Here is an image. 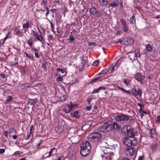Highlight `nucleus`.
Here are the masks:
<instances>
[{
	"mask_svg": "<svg viewBox=\"0 0 160 160\" xmlns=\"http://www.w3.org/2000/svg\"><path fill=\"white\" fill-rule=\"evenodd\" d=\"M49 22L51 24V30L52 32H54V25L52 23V22L50 21H49Z\"/></svg>",
	"mask_w": 160,
	"mask_h": 160,
	"instance_id": "49530a36",
	"label": "nucleus"
},
{
	"mask_svg": "<svg viewBox=\"0 0 160 160\" xmlns=\"http://www.w3.org/2000/svg\"><path fill=\"white\" fill-rule=\"evenodd\" d=\"M120 22L122 24V28L123 31L125 32H127L128 30V25H127L126 21L123 19H121Z\"/></svg>",
	"mask_w": 160,
	"mask_h": 160,
	"instance_id": "2eb2a0df",
	"label": "nucleus"
},
{
	"mask_svg": "<svg viewBox=\"0 0 160 160\" xmlns=\"http://www.w3.org/2000/svg\"><path fill=\"white\" fill-rule=\"evenodd\" d=\"M63 80V78L60 76L56 78V81L57 82H62Z\"/></svg>",
	"mask_w": 160,
	"mask_h": 160,
	"instance_id": "c03bdc74",
	"label": "nucleus"
},
{
	"mask_svg": "<svg viewBox=\"0 0 160 160\" xmlns=\"http://www.w3.org/2000/svg\"><path fill=\"white\" fill-rule=\"evenodd\" d=\"M86 62V60L85 59H83L81 65H79L78 68L80 69H82L84 67Z\"/></svg>",
	"mask_w": 160,
	"mask_h": 160,
	"instance_id": "2f4dec72",
	"label": "nucleus"
},
{
	"mask_svg": "<svg viewBox=\"0 0 160 160\" xmlns=\"http://www.w3.org/2000/svg\"><path fill=\"white\" fill-rule=\"evenodd\" d=\"M77 31L75 29H73L72 31L70 32L69 38L68 39V40L70 42H71L74 41L75 38L74 37L77 35Z\"/></svg>",
	"mask_w": 160,
	"mask_h": 160,
	"instance_id": "f8f14e48",
	"label": "nucleus"
},
{
	"mask_svg": "<svg viewBox=\"0 0 160 160\" xmlns=\"http://www.w3.org/2000/svg\"><path fill=\"white\" fill-rule=\"evenodd\" d=\"M108 1H109L108 4L109 7H117L118 4L119 3L118 0H108Z\"/></svg>",
	"mask_w": 160,
	"mask_h": 160,
	"instance_id": "4468645a",
	"label": "nucleus"
},
{
	"mask_svg": "<svg viewBox=\"0 0 160 160\" xmlns=\"http://www.w3.org/2000/svg\"><path fill=\"white\" fill-rule=\"evenodd\" d=\"M71 105H67L65 106L64 108V111L66 113L69 112L72 109L73 107L76 106L75 104H73L72 102H70Z\"/></svg>",
	"mask_w": 160,
	"mask_h": 160,
	"instance_id": "ddd939ff",
	"label": "nucleus"
},
{
	"mask_svg": "<svg viewBox=\"0 0 160 160\" xmlns=\"http://www.w3.org/2000/svg\"><path fill=\"white\" fill-rule=\"evenodd\" d=\"M119 89L120 90V91H121L122 93H127L129 95L131 94L129 90H125L124 88H119Z\"/></svg>",
	"mask_w": 160,
	"mask_h": 160,
	"instance_id": "72a5a7b5",
	"label": "nucleus"
},
{
	"mask_svg": "<svg viewBox=\"0 0 160 160\" xmlns=\"http://www.w3.org/2000/svg\"><path fill=\"white\" fill-rule=\"evenodd\" d=\"M57 150L55 148H52L48 152L44 154L45 158H49L51 157H53L57 154Z\"/></svg>",
	"mask_w": 160,
	"mask_h": 160,
	"instance_id": "6e6552de",
	"label": "nucleus"
},
{
	"mask_svg": "<svg viewBox=\"0 0 160 160\" xmlns=\"http://www.w3.org/2000/svg\"><path fill=\"white\" fill-rule=\"evenodd\" d=\"M105 89V88L104 87L101 86L98 89H94L92 92V94L98 93L101 90H104Z\"/></svg>",
	"mask_w": 160,
	"mask_h": 160,
	"instance_id": "4be33fe9",
	"label": "nucleus"
},
{
	"mask_svg": "<svg viewBox=\"0 0 160 160\" xmlns=\"http://www.w3.org/2000/svg\"><path fill=\"white\" fill-rule=\"evenodd\" d=\"M150 131L149 134L151 138H155L157 136V134L156 129L152 128L150 129Z\"/></svg>",
	"mask_w": 160,
	"mask_h": 160,
	"instance_id": "aec40b11",
	"label": "nucleus"
},
{
	"mask_svg": "<svg viewBox=\"0 0 160 160\" xmlns=\"http://www.w3.org/2000/svg\"><path fill=\"white\" fill-rule=\"evenodd\" d=\"M133 78L141 84L144 85L145 83V76L140 72H137L133 75Z\"/></svg>",
	"mask_w": 160,
	"mask_h": 160,
	"instance_id": "423d86ee",
	"label": "nucleus"
},
{
	"mask_svg": "<svg viewBox=\"0 0 160 160\" xmlns=\"http://www.w3.org/2000/svg\"><path fill=\"white\" fill-rule=\"evenodd\" d=\"M100 78L101 77H99L93 78L91 81L90 82V84L97 82Z\"/></svg>",
	"mask_w": 160,
	"mask_h": 160,
	"instance_id": "e433bc0d",
	"label": "nucleus"
},
{
	"mask_svg": "<svg viewBox=\"0 0 160 160\" xmlns=\"http://www.w3.org/2000/svg\"><path fill=\"white\" fill-rule=\"evenodd\" d=\"M123 82L125 84L127 85V86H128L130 83L129 80L127 79H124Z\"/></svg>",
	"mask_w": 160,
	"mask_h": 160,
	"instance_id": "79ce46f5",
	"label": "nucleus"
},
{
	"mask_svg": "<svg viewBox=\"0 0 160 160\" xmlns=\"http://www.w3.org/2000/svg\"><path fill=\"white\" fill-rule=\"evenodd\" d=\"M39 32L40 34H39L38 32L34 30L32 31V33L34 36H35L38 41L40 42L42 44H43L45 42L44 38L43 36L45 34V30L44 29L41 27L38 28Z\"/></svg>",
	"mask_w": 160,
	"mask_h": 160,
	"instance_id": "f03ea898",
	"label": "nucleus"
},
{
	"mask_svg": "<svg viewBox=\"0 0 160 160\" xmlns=\"http://www.w3.org/2000/svg\"><path fill=\"white\" fill-rule=\"evenodd\" d=\"M122 40L121 39H119L116 42V43H119L120 44H121L122 42Z\"/></svg>",
	"mask_w": 160,
	"mask_h": 160,
	"instance_id": "e2e57ef3",
	"label": "nucleus"
},
{
	"mask_svg": "<svg viewBox=\"0 0 160 160\" xmlns=\"http://www.w3.org/2000/svg\"><path fill=\"white\" fill-rule=\"evenodd\" d=\"M4 134L6 138L8 137V131H5L4 132Z\"/></svg>",
	"mask_w": 160,
	"mask_h": 160,
	"instance_id": "5fc2aeb1",
	"label": "nucleus"
},
{
	"mask_svg": "<svg viewBox=\"0 0 160 160\" xmlns=\"http://www.w3.org/2000/svg\"><path fill=\"white\" fill-rule=\"evenodd\" d=\"M22 28L23 30L26 32L29 28H32V26L30 22L27 21L23 24Z\"/></svg>",
	"mask_w": 160,
	"mask_h": 160,
	"instance_id": "f3484780",
	"label": "nucleus"
},
{
	"mask_svg": "<svg viewBox=\"0 0 160 160\" xmlns=\"http://www.w3.org/2000/svg\"><path fill=\"white\" fill-rule=\"evenodd\" d=\"M124 40L125 44L127 45L131 44L134 43L133 40L130 38H126Z\"/></svg>",
	"mask_w": 160,
	"mask_h": 160,
	"instance_id": "5701e85b",
	"label": "nucleus"
},
{
	"mask_svg": "<svg viewBox=\"0 0 160 160\" xmlns=\"http://www.w3.org/2000/svg\"><path fill=\"white\" fill-rule=\"evenodd\" d=\"M33 125H32L30 128V132H30V134L32 133V129H33Z\"/></svg>",
	"mask_w": 160,
	"mask_h": 160,
	"instance_id": "680f3d73",
	"label": "nucleus"
},
{
	"mask_svg": "<svg viewBox=\"0 0 160 160\" xmlns=\"http://www.w3.org/2000/svg\"><path fill=\"white\" fill-rule=\"evenodd\" d=\"M44 10H41V11L42 13H44L45 11H46L45 16L46 17H47V16L50 13L49 9L47 7H44Z\"/></svg>",
	"mask_w": 160,
	"mask_h": 160,
	"instance_id": "a878e982",
	"label": "nucleus"
},
{
	"mask_svg": "<svg viewBox=\"0 0 160 160\" xmlns=\"http://www.w3.org/2000/svg\"><path fill=\"white\" fill-rule=\"evenodd\" d=\"M106 158V160H113L114 157V153H110L108 154V156H105Z\"/></svg>",
	"mask_w": 160,
	"mask_h": 160,
	"instance_id": "b1692460",
	"label": "nucleus"
},
{
	"mask_svg": "<svg viewBox=\"0 0 160 160\" xmlns=\"http://www.w3.org/2000/svg\"><path fill=\"white\" fill-rule=\"evenodd\" d=\"M48 38L49 40H52V36L51 35H49L48 36Z\"/></svg>",
	"mask_w": 160,
	"mask_h": 160,
	"instance_id": "338daca9",
	"label": "nucleus"
},
{
	"mask_svg": "<svg viewBox=\"0 0 160 160\" xmlns=\"http://www.w3.org/2000/svg\"><path fill=\"white\" fill-rule=\"evenodd\" d=\"M31 134H30V133H29V134H28V136L27 137V138L25 139L26 140H28L29 139V138H30V137H31Z\"/></svg>",
	"mask_w": 160,
	"mask_h": 160,
	"instance_id": "052dcab7",
	"label": "nucleus"
},
{
	"mask_svg": "<svg viewBox=\"0 0 160 160\" xmlns=\"http://www.w3.org/2000/svg\"><path fill=\"white\" fill-rule=\"evenodd\" d=\"M124 132L129 137H133L134 133L133 129L130 126H128L124 128Z\"/></svg>",
	"mask_w": 160,
	"mask_h": 160,
	"instance_id": "0eeeda50",
	"label": "nucleus"
},
{
	"mask_svg": "<svg viewBox=\"0 0 160 160\" xmlns=\"http://www.w3.org/2000/svg\"><path fill=\"white\" fill-rule=\"evenodd\" d=\"M89 12L91 14L96 17H100L102 15L101 13L95 7L90 8Z\"/></svg>",
	"mask_w": 160,
	"mask_h": 160,
	"instance_id": "9b49d317",
	"label": "nucleus"
},
{
	"mask_svg": "<svg viewBox=\"0 0 160 160\" xmlns=\"http://www.w3.org/2000/svg\"><path fill=\"white\" fill-rule=\"evenodd\" d=\"M88 45L89 46H91L92 45L96 46V43L94 42H89Z\"/></svg>",
	"mask_w": 160,
	"mask_h": 160,
	"instance_id": "09e8293b",
	"label": "nucleus"
},
{
	"mask_svg": "<svg viewBox=\"0 0 160 160\" xmlns=\"http://www.w3.org/2000/svg\"><path fill=\"white\" fill-rule=\"evenodd\" d=\"M41 10H38L36 12V16L38 18H40L42 16V12H40Z\"/></svg>",
	"mask_w": 160,
	"mask_h": 160,
	"instance_id": "f704fd0d",
	"label": "nucleus"
},
{
	"mask_svg": "<svg viewBox=\"0 0 160 160\" xmlns=\"http://www.w3.org/2000/svg\"><path fill=\"white\" fill-rule=\"evenodd\" d=\"M116 34L119 35H121L122 34V32L121 30H118L117 31Z\"/></svg>",
	"mask_w": 160,
	"mask_h": 160,
	"instance_id": "603ef678",
	"label": "nucleus"
},
{
	"mask_svg": "<svg viewBox=\"0 0 160 160\" xmlns=\"http://www.w3.org/2000/svg\"><path fill=\"white\" fill-rule=\"evenodd\" d=\"M130 116L121 113L116 115L115 118V120L118 122H127L130 118Z\"/></svg>",
	"mask_w": 160,
	"mask_h": 160,
	"instance_id": "39448f33",
	"label": "nucleus"
},
{
	"mask_svg": "<svg viewBox=\"0 0 160 160\" xmlns=\"http://www.w3.org/2000/svg\"><path fill=\"white\" fill-rule=\"evenodd\" d=\"M140 56L139 51L138 50H136L134 51V58H137L139 57Z\"/></svg>",
	"mask_w": 160,
	"mask_h": 160,
	"instance_id": "c9c22d12",
	"label": "nucleus"
},
{
	"mask_svg": "<svg viewBox=\"0 0 160 160\" xmlns=\"http://www.w3.org/2000/svg\"><path fill=\"white\" fill-rule=\"evenodd\" d=\"M10 130H12V131H11V132H9V133H11L13 131H14L15 132H16V131L15 129L13 127H12V128H10Z\"/></svg>",
	"mask_w": 160,
	"mask_h": 160,
	"instance_id": "0e129e2a",
	"label": "nucleus"
},
{
	"mask_svg": "<svg viewBox=\"0 0 160 160\" xmlns=\"http://www.w3.org/2000/svg\"><path fill=\"white\" fill-rule=\"evenodd\" d=\"M20 26L16 27L14 29V31L17 35L21 37L22 36L23 30L22 29L20 28Z\"/></svg>",
	"mask_w": 160,
	"mask_h": 160,
	"instance_id": "a211bd4d",
	"label": "nucleus"
},
{
	"mask_svg": "<svg viewBox=\"0 0 160 160\" xmlns=\"http://www.w3.org/2000/svg\"><path fill=\"white\" fill-rule=\"evenodd\" d=\"M32 50L34 52V54L35 57L37 58H40V56L38 54V50L35 48H32Z\"/></svg>",
	"mask_w": 160,
	"mask_h": 160,
	"instance_id": "c756f323",
	"label": "nucleus"
},
{
	"mask_svg": "<svg viewBox=\"0 0 160 160\" xmlns=\"http://www.w3.org/2000/svg\"><path fill=\"white\" fill-rule=\"evenodd\" d=\"M155 121L157 122H159L160 121V115H157Z\"/></svg>",
	"mask_w": 160,
	"mask_h": 160,
	"instance_id": "3c124183",
	"label": "nucleus"
},
{
	"mask_svg": "<svg viewBox=\"0 0 160 160\" xmlns=\"http://www.w3.org/2000/svg\"><path fill=\"white\" fill-rule=\"evenodd\" d=\"M99 63V61L98 60H97L96 61H95L92 64V65L94 66H97Z\"/></svg>",
	"mask_w": 160,
	"mask_h": 160,
	"instance_id": "de8ad7c7",
	"label": "nucleus"
},
{
	"mask_svg": "<svg viewBox=\"0 0 160 160\" xmlns=\"http://www.w3.org/2000/svg\"><path fill=\"white\" fill-rule=\"evenodd\" d=\"M111 68H109V69H105L102 70V73L103 74H105L108 73L109 72V70Z\"/></svg>",
	"mask_w": 160,
	"mask_h": 160,
	"instance_id": "37998d69",
	"label": "nucleus"
},
{
	"mask_svg": "<svg viewBox=\"0 0 160 160\" xmlns=\"http://www.w3.org/2000/svg\"><path fill=\"white\" fill-rule=\"evenodd\" d=\"M92 98H89V99H87V101L88 103V104H90L91 102V100H92Z\"/></svg>",
	"mask_w": 160,
	"mask_h": 160,
	"instance_id": "69168bd1",
	"label": "nucleus"
},
{
	"mask_svg": "<svg viewBox=\"0 0 160 160\" xmlns=\"http://www.w3.org/2000/svg\"><path fill=\"white\" fill-rule=\"evenodd\" d=\"M119 88H121V87H117L113 89L114 90L119 91H120V90L119 89Z\"/></svg>",
	"mask_w": 160,
	"mask_h": 160,
	"instance_id": "774afa93",
	"label": "nucleus"
},
{
	"mask_svg": "<svg viewBox=\"0 0 160 160\" xmlns=\"http://www.w3.org/2000/svg\"><path fill=\"white\" fill-rule=\"evenodd\" d=\"M80 152L81 154L83 157H86L88 156L91 152V148L88 147V148H81Z\"/></svg>",
	"mask_w": 160,
	"mask_h": 160,
	"instance_id": "9d476101",
	"label": "nucleus"
},
{
	"mask_svg": "<svg viewBox=\"0 0 160 160\" xmlns=\"http://www.w3.org/2000/svg\"><path fill=\"white\" fill-rule=\"evenodd\" d=\"M71 116L72 117H75L76 118H78L80 117V115L79 114V112L78 111H76L71 114Z\"/></svg>",
	"mask_w": 160,
	"mask_h": 160,
	"instance_id": "bb28decb",
	"label": "nucleus"
},
{
	"mask_svg": "<svg viewBox=\"0 0 160 160\" xmlns=\"http://www.w3.org/2000/svg\"><path fill=\"white\" fill-rule=\"evenodd\" d=\"M102 138L101 134L98 132L92 133L89 134L88 137V141L94 143L99 142Z\"/></svg>",
	"mask_w": 160,
	"mask_h": 160,
	"instance_id": "20e7f679",
	"label": "nucleus"
},
{
	"mask_svg": "<svg viewBox=\"0 0 160 160\" xmlns=\"http://www.w3.org/2000/svg\"><path fill=\"white\" fill-rule=\"evenodd\" d=\"M137 105L138 106L140 107V108H144V106L143 105H142L141 103H137Z\"/></svg>",
	"mask_w": 160,
	"mask_h": 160,
	"instance_id": "4d7b16f0",
	"label": "nucleus"
},
{
	"mask_svg": "<svg viewBox=\"0 0 160 160\" xmlns=\"http://www.w3.org/2000/svg\"><path fill=\"white\" fill-rule=\"evenodd\" d=\"M144 157L143 155L139 156L138 158V160H144Z\"/></svg>",
	"mask_w": 160,
	"mask_h": 160,
	"instance_id": "864d4df0",
	"label": "nucleus"
},
{
	"mask_svg": "<svg viewBox=\"0 0 160 160\" xmlns=\"http://www.w3.org/2000/svg\"><path fill=\"white\" fill-rule=\"evenodd\" d=\"M24 54L26 55V57H27L28 59H30L32 60H33L34 59V56L33 54H28L27 53L25 52Z\"/></svg>",
	"mask_w": 160,
	"mask_h": 160,
	"instance_id": "c85d7f7f",
	"label": "nucleus"
},
{
	"mask_svg": "<svg viewBox=\"0 0 160 160\" xmlns=\"http://www.w3.org/2000/svg\"><path fill=\"white\" fill-rule=\"evenodd\" d=\"M108 0H98L99 4L102 6L107 5L108 3Z\"/></svg>",
	"mask_w": 160,
	"mask_h": 160,
	"instance_id": "393cba45",
	"label": "nucleus"
},
{
	"mask_svg": "<svg viewBox=\"0 0 160 160\" xmlns=\"http://www.w3.org/2000/svg\"><path fill=\"white\" fill-rule=\"evenodd\" d=\"M129 21L130 23H132L133 24H136L135 17L134 15H133L130 18L129 20Z\"/></svg>",
	"mask_w": 160,
	"mask_h": 160,
	"instance_id": "cd10ccee",
	"label": "nucleus"
},
{
	"mask_svg": "<svg viewBox=\"0 0 160 160\" xmlns=\"http://www.w3.org/2000/svg\"><path fill=\"white\" fill-rule=\"evenodd\" d=\"M108 148H105L104 150H103V152L104 153V154L106 155V156H108V154H110V153H113L112 152H107V150H108Z\"/></svg>",
	"mask_w": 160,
	"mask_h": 160,
	"instance_id": "a19ab883",
	"label": "nucleus"
},
{
	"mask_svg": "<svg viewBox=\"0 0 160 160\" xmlns=\"http://www.w3.org/2000/svg\"><path fill=\"white\" fill-rule=\"evenodd\" d=\"M20 154V153L19 151H17L15 152L13 154V156H18Z\"/></svg>",
	"mask_w": 160,
	"mask_h": 160,
	"instance_id": "8fccbe9b",
	"label": "nucleus"
},
{
	"mask_svg": "<svg viewBox=\"0 0 160 160\" xmlns=\"http://www.w3.org/2000/svg\"><path fill=\"white\" fill-rule=\"evenodd\" d=\"M5 150L4 149H0V155L1 154L4 153L5 152Z\"/></svg>",
	"mask_w": 160,
	"mask_h": 160,
	"instance_id": "6e6d98bb",
	"label": "nucleus"
},
{
	"mask_svg": "<svg viewBox=\"0 0 160 160\" xmlns=\"http://www.w3.org/2000/svg\"><path fill=\"white\" fill-rule=\"evenodd\" d=\"M6 77V75L4 73L1 74L0 75V77H2L3 78H5Z\"/></svg>",
	"mask_w": 160,
	"mask_h": 160,
	"instance_id": "13d9d810",
	"label": "nucleus"
},
{
	"mask_svg": "<svg viewBox=\"0 0 160 160\" xmlns=\"http://www.w3.org/2000/svg\"><path fill=\"white\" fill-rule=\"evenodd\" d=\"M33 39L32 38H30L28 41V43L30 46H32L33 45Z\"/></svg>",
	"mask_w": 160,
	"mask_h": 160,
	"instance_id": "ea45409f",
	"label": "nucleus"
},
{
	"mask_svg": "<svg viewBox=\"0 0 160 160\" xmlns=\"http://www.w3.org/2000/svg\"><path fill=\"white\" fill-rule=\"evenodd\" d=\"M13 98H12V97L10 96H8L7 98V99L5 101V104H7L8 103H9L10 101H11L13 99Z\"/></svg>",
	"mask_w": 160,
	"mask_h": 160,
	"instance_id": "473e14b6",
	"label": "nucleus"
},
{
	"mask_svg": "<svg viewBox=\"0 0 160 160\" xmlns=\"http://www.w3.org/2000/svg\"><path fill=\"white\" fill-rule=\"evenodd\" d=\"M126 153L130 156H133L135 153V149L134 148H128L126 149Z\"/></svg>",
	"mask_w": 160,
	"mask_h": 160,
	"instance_id": "dca6fc26",
	"label": "nucleus"
},
{
	"mask_svg": "<svg viewBox=\"0 0 160 160\" xmlns=\"http://www.w3.org/2000/svg\"><path fill=\"white\" fill-rule=\"evenodd\" d=\"M47 63V61H45L43 62L42 65V67L44 68V70L45 71L47 69L46 65Z\"/></svg>",
	"mask_w": 160,
	"mask_h": 160,
	"instance_id": "58836bf2",
	"label": "nucleus"
},
{
	"mask_svg": "<svg viewBox=\"0 0 160 160\" xmlns=\"http://www.w3.org/2000/svg\"><path fill=\"white\" fill-rule=\"evenodd\" d=\"M122 142L126 146L130 147L135 146L137 143L138 141L134 137H128L123 138Z\"/></svg>",
	"mask_w": 160,
	"mask_h": 160,
	"instance_id": "7ed1b4c3",
	"label": "nucleus"
},
{
	"mask_svg": "<svg viewBox=\"0 0 160 160\" xmlns=\"http://www.w3.org/2000/svg\"><path fill=\"white\" fill-rule=\"evenodd\" d=\"M121 127L116 122H113L112 120H109L103 123L99 128V130L102 132L106 133L113 129H120Z\"/></svg>",
	"mask_w": 160,
	"mask_h": 160,
	"instance_id": "f257e3e1",
	"label": "nucleus"
},
{
	"mask_svg": "<svg viewBox=\"0 0 160 160\" xmlns=\"http://www.w3.org/2000/svg\"><path fill=\"white\" fill-rule=\"evenodd\" d=\"M132 92V95L135 96H138L141 97L142 96V90L139 88H138L136 89L134 86V87L132 88L131 89Z\"/></svg>",
	"mask_w": 160,
	"mask_h": 160,
	"instance_id": "1a4fd4ad",
	"label": "nucleus"
},
{
	"mask_svg": "<svg viewBox=\"0 0 160 160\" xmlns=\"http://www.w3.org/2000/svg\"><path fill=\"white\" fill-rule=\"evenodd\" d=\"M57 33L58 34L57 36H60L62 35V32L60 30L59 28H57Z\"/></svg>",
	"mask_w": 160,
	"mask_h": 160,
	"instance_id": "a18cd8bd",
	"label": "nucleus"
},
{
	"mask_svg": "<svg viewBox=\"0 0 160 160\" xmlns=\"http://www.w3.org/2000/svg\"><path fill=\"white\" fill-rule=\"evenodd\" d=\"M151 149L153 151L155 152L158 149V143L154 142L151 145Z\"/></svg>",
	"mask_w": 160,
	"mask_h": 160,
	"instance_id": "412c9836",
	"label": "nucleus"
},
{
	"mask_svg": "<svg viewBox=\"0 0 160 160\" xmlns=\"http://www.w3.org/2000/svg\"><path fill=\"white\" fill-rule=\"evenodd\" d=\"M68 96L67 95H63L59 98L61 102H64L68 98Z\"/></svg>",
	"mask_w": 160,
	"mask_h": 160,
	"instance_id": "7c9ffc66",
	"label": "nucleus"
},
{
	"mask_svg": "<svg viewBox=\"0 0 160 160\" xmlns=\"http://www.w3.org/2000/svg\"><path fill=\"white\" fill-rule=\"evenodd\" d=\"M92 106H87L86 109L87 110L90 111L91 110Z\"/></svg>",
	"mask_w": 160,
	"mask_h": 160,
	"instance_id": "bf43d9fd",
	"label": "nucleus"
},
{
	"mask_svg": "<svg viewBox=\"0 0 160 160\" xmlns=\"http://www.w3.org/2000/svg\"><path fill=\"white\" fill-rule=\"evenodd\" d=\"M146 49L148 51H151L152 50V48L150 45L148 44L146 45Z\"/></svg>",
	"mask_w": 160,
	"mask_h": 160,
	"instance_id": "4c0bfd02",
	"label": "nucleus"
},
{
	"mask_svg": "<svg viewBox=\"0 0 160 160\" xmlns=\"http://www.w3.org/2000/svg\"><path fill=\"white\" fill-rule=\"evenodd\" d=\"M91 148V144L89 141H84L80 145V148H88V147Z\"/></svg>",
	"mask_w": 160,
	"mask_h": 160,
	"instance_id": "6ab92c4d",
	"label": "nucleus"
}]
</instances>
